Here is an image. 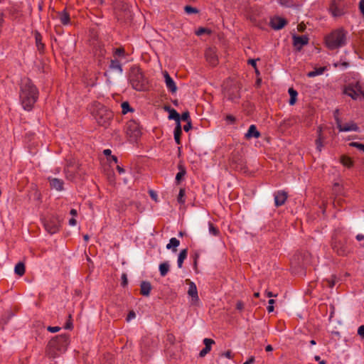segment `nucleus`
Masks as SVG:
<instances>
[{
	"mask_svg": "<svg viewBox=\"0 0 364 364\" xmlns=\"http://www.w3.org/2000/svg\"><path fill=\"white\" fill-rule=\"evenodd\" d=\"M188 294L191 297L192 301L193 303L198 301L199 298H198V295L197 287H196V285L193 282H189V288H188Z\"/></svg>",
	"mask_w": 364,
	"mask_h": 364,
	"instance_id": "6ab92c4d",
	"label": "nucleus"
},
{
	"mask_svg": "<svg viewBox=\"0 0 364 364\" xmlns=\"http://www.w3.org/2000/svg\"><path fill=\"white\" fill-rule=\"evenodd\" d=\"M257 60L250 59L248 60V64L251 65L253 68H256Z\"/></svg>",
	"mask_w": 364,
	"mask_h": 364,
	"instance_id": "052dcab7",
	"label": "nucleus"
},
{
	"mask_svg": "<svg viewBox=\"0 0 364 364\" xmlns=\"http://www.w3.org/2000/svg\"><path fill=\"white\" fill-rule=\"evenodd\" d=\"M254 361H255V357L252 356L243 364H252L254 363Z\"/></svg>",
	"mask_w": 364,
	"mask_h": 364,
	"instance_id": "0e129e2a",
	"label": "nucleus"
},
{
	"mask_svg": "<svg viewBox=\"0 0 364 364\" xmlns=\"http://www.w3.org/2000/svg\"><path fill=\"white\" fill-rule=\"evenodd\" d=\"M180 118H181V119H182L183 121H186V122L191 121V120H190V114H189V112H184L181 114V117Z\"/></svg>",
	"mask_w": 364,
	"mask_h": 364,
	"instance_id": "c03bdc74",
	"label": "nucleus"
},
{
	"mask_svg": "<svg viewBox=\"0 0 364 364\" xmlns=\"http://www.w3.org/2000/svg\"><path fill=\"white\" fill-rule=\"evenodd\" d=\"M124 53V50L123 48H117L115 50V54L117 55H122Z\"/></svg>",
	"mask_w": 364,
	"mask_h": 364,
	"instance_id": "bf43d9fd",
	"label": "nucleus"
},
{
	"mask_svg": "<svg viewBox=\"0 0 364 364\" xmlns=\"http://www.w3.org/2000/svg\"><path fill=\"white\" fill-rule=\"evenodd\" d=\"M210 350L208 349V348H204L202 350H200L199 355L200 357H204L206 354H208Z\"/></svg>",
	"mask_w": 364,
	"mask_h": 364,
	"instance_id": "864d4df0",
	"label": "nucleus"
},
{
	"mask_svg": "<svg viewBox=\"0 0 364 364\" xmlns=\"http://www.w3.org/2000/svg\"><path fill=\"white\" fill-rule=\"evenodd\" d=\"M359 8H360V10L361 13L364 16V0H361L360 1V3H359Z\"/></svg>",
	"mask_w": 364,
	"mask_h": 364,
	"instance_id": "4d7b16f0",
	"label": "nucleus"
},
{
	"mask_svg": "<svg viewBox=\"0 0 364 364\" xmlns=\"http://www.w3.org/2000/svg\"><path fill=\"white\" fill-rule=\"evenodd\" d=\"M330 11L333 16H341L343 14L334 1L331 4Z\"/></svg>",
	"mask_w": 364,
	"mask_h": 364,
	"instance_id": "a878e982",
	"label": "nucleus"
},
{
	"mask_svg": "<svg viewBox=\"0 0 364 364\" xmlns=\"http://www.w3.org/2000/svg\"><path fill=\"white\" fill-rule=\"evenodd\" d=\"M185 196V190L183 188H181L178 196V201L180 203H184L185 200L183 199Z\"/></svg>",
	"mask_w": 364,
	"mask_h": 364,
	"instance_id": "a19ab883",
	"label": "nucleus"
},
{
	"mask_svg": "<svg viewBox=\"0 0 364 364\" xmlns=\"http://www.w3.org/2000/svg\"><path fill=\"white\" fill-rule=\"evenodd\" d=\"M326 70V67H321L315 68L313 71L309 72L307 76L309 77H314L316 75H319L323 73Z\"/></svg>",
	"mask_w": 364,
	"mask_h": 364,
	"instance_id": "f704fd0d",
	"label": "nucleus"
},
{
	"mask_svg": "<svg viewBox=\"0 0 364 364\" xmlns=\"http://www.w3.org/2000/svg\"><path fill=\"white\" fill-rule=\"evenodd\" d=\"M46 230L50 234H54L59 230L60 220L55 218L46 220L44 223Z\"/></svg>",
	"mask_w": 364,
	"mask_h": 364,
	"instance_id": "9d476101",
	"label": "nucleus"
},
{
	"mask_svg": "<svg viewBox=\"0 0 364 364\" xmlns=\"http://www.w3.org/2000/svg\"><path fill=\"white\" fill-rule=\"evenodd\" d=\"M68 343L69 338L66 334L54 337L47 345L46 355L53 358L59 356L66 350Z\"/></svg>",
	"mask_w": 364,
	"mask_h": 364,
	"instance_id": "f03ea898",
	"label": "nucleus"
},
{
	"mask_svg": "<svg viewBox=\"0 0 364 364\" xmlns=\"http://www.w3.org/2000/svg\"><path fill=\"white\" fill-rule=\"evenodd\" d=\"M191 127H192L191 122L188 121L187 124L186 125H184L183 129L185 132H188L191 129Z\"/></svg>",
	"mask_w": 364,
	"mask_h": 364,
	"instance_id": "5fc2aeb1",
	"label": "nucleus"
},
{
	"mask_svg": "<svg viewBox=\"0 0 364 364\" xmlns=\"http://www.w3.org/2000/svg\"><path fill=\"white\" fill-rule=\"evenodd\" d=\"M14 272L16 274L21 277L25 273V265L23 262H18L16 266L14 269Z\"/></svg>",
	"mask_w": 364,
	"mask_h": 364,
	"instance_id": "2f4dec72",
	"label": "nucleus"
},
{
	"mask_svg": "<svg viewBox=\"0 0 364 364\" xmlns=\"http://www.w3.org/2000/svg\"><path fill=\"white\" fill-rule=\"evenodd\" d=\"M203 343L205 348H208V350H211V346L215 343V341L211 338H205L203 340Z\"/></svg>",
	"mask_w": 364,
	"mask_h": 364,
	"instance_id": "ea45409f",
	"label": "nucleus"
},
{
	"mask_svg": "<svg viewBox=\"0 0 364 364\" xmlns=\"http://www.w3.org/2000/svg\"><path fill=\"white\" fill-rule=\"evenodd\" d=\"M236 308H237V309H238V310H242V309H243V308H244V304H243V302H242V301H237V304H236Z\"/></svg>",
	"mask_w": 364,
	"mask_h": 364,
	"instance_id": "6e6d98bb",
	"label": "nucleus"
},
{
	"mask_svg": "<svg viewBox=\"0 0 364 364\" xmlns=\"http://www.w3.org/2000/svg\"><path fill=\"white\" fill-rule=\"evenodd\" d=\"M69 320L66 322L65 325V329H71L73 328V323L71 321V315L70 314L69 316Z\"/></svg>",
	"mask_w": 364,
	"mask_h": 364,
	"instance_id": "49530a36",
	"label": "nucleus"
},
{
	"mask_svg": "<svg viewBox=\"0 0 364 364\" xmlns=\"http://www.w3.org/2000/svg\"><path fill=\"white\" fill-rule=\"evenodd\" d=\"M210 33V31H209L208 29L205 28H200L197 31H196V35L198 36H201L203 35V33Z\"/></svg>",
	"mask_w": 364,
	"mask_h": 364,
	"instance_id": "37998d69",
	"label": "nucleus"
},
{
	"mask_svg": "<svg viewBox=\"0 0 364 364\" xmlns=\"http://www.w3.org/2000/svg\"><path fill=\"white\" fill-rule=\"evenodd\" d=\"M59 18H60V22L63 25H67L70 22L69 14L65 11H63L59 13Z\"/></svg>",
	"mask_w": 364,
	"mask_h": 364,
	"instance_id": "473e14b6",
	"label": "nucleus"
},
{
	"mask_svg": "<svg viewBox=\"0 0 364 364\" xmlns=\"http://www.w3.org/2000/svg\"><path fill=\"white\" fill-rule=\"evenodd\" d=\"M336 119L337 127L340 132H350V131L358 132L359 130V127H358V125L353 122H351L350 123H347L344 125H342L341 122L338 118H336Z\"/></svg>",
	"mask_w": 364,
	"mask_h": 364,
	"instance_id": "ddd939ff",
	"label": "nucleus"
},
{
	"mask_svg": "<svg viewBox=\"0 0 364 364\" xmlns=\"http://www.w3.org/2000/svg\"><path fill=\"white\" fill-rule=\"evenodd\" d=\"M182 134L181 123H178L174 129V139L177 144H181V136Z\"/></svg>",
	"mask_w": 364,
	"mask_h": 364,
	"instance_id": "393cba45",
	"label": "nucleus"
},
{
	"mask_svg": "<svg viewBox=\"0 0 364 364\" xmlns=\"http://www.w3.org/2000/svg\"><path fill=\"white\" fill-rule=\"evenodd\" d=\"M127 133L132 137L137 138L140 134L139 124L134 120H130L127 124Z\"/></svg>",
	"mask_w": 364,
	"mask_h": 364,
	"instance_id": "9b49d317",
	"label": "nucleus"
},
{
	"mask_svg": "<svg viewBox=\"0 0 364 364\" xmlns=\"http://www.w3.org/2000/svg\"><path fill=\"white\" fill-rule=\"evenodd\" d=\"M315 360L316 361H318L319 363V364H326V363L325 360H321V358L318 355L315 356Z\"/></svg>",
	"mask_w": 364,
	"mask_h": 364,
	"instance_id": "680f3d73",
	"label": "nucleus"
},
{
	"mask_svg": "<svg viewBox=\"0 0 364 364\" xmlns=\"http://www.w3.org/2000/svg\"><path fill=\"white\" fill-rule=\"evenodd\" d=\"M287 23V21L284 18L279 16L274 17L270 21V25L274 30L282 29Z\"/></svg>",
	"mask_w": 364,
	"mask_h": 364,
	"instance_id": "f3484780",
	"label": "nucleus"
},
{
	"mask_svg": "<svg viewBox=\"0 0 364 364\" xmlns=\"http://www.w3.org/2000/svg\"><path fill=\"white\" fill-rule=\"evenodd\" d=\"M341 163L348 167V168H350L353 166V160L351 159V158L347 156H342L341 157Z\"/></svg>",
	"mask_w": 364,
	"mask_h": 364,
	"instance_id": "72a5a7b5",
	"label": "nucleus"
},
{
	"mask_svg": "<svg viewBox=\"0 0 364 364\" xmlns=\"http://www.w3.org/2000/svg\"><path fill=\"white\" fill-rule=\"evenodd\" d=\"M346 244V241L345 240H341L337 237H334L332 239L331 247L333 251L338 255L344 256L348 252Z\"/></svg>",
	"mask_w": 364,
	"mask_h": 364,
	"instance_id": "6e6552de",
	"label": "nucleus"
},
{
	"mask_svg": "<svg viewBox=\"0 0 364 364\" xmlns=\"http://www.w3.org/2000/svg\"><path fill=\"white\" fill-rule=\"evenodd\" d=\"M322 129L321 127H318L317 133H318V139L316 140V149L321 152L323 147V137L321 136Z\"/></svg>",
	"mask_w": 364,
	"mask_h": 364,
	"instance_id": "bb28decb",
	"label": "nucleus"
},
{
	"mask_svg": "<svg viewBox=\"0 0 364 364\" xmlns=\"http://www.w3.org/2000/svg\"><path fill=\"white\" fill-rule=\"evenodd\" d=\"M287 198V193L284 191H279L274 193V203L277 207L284 204Z\"/></svg>",
	"mask_w": 364,
	"mask_h": 364,
	"instance_id": "a211bd4d",
	"label": "nucleus"
},
{
	"mask_svg": "<svg viewBox=\"0 0 364 364\" xmlns=\"http://www.w3.org/2000/svg\"><path fill=\"white\" fill-rule=\"evenodd\" d=\"M50 186L56 191H62L63 189L64 182L62 179L57 178H49Z\"/></svg>",
	"mask_w": 364,
	"mask_h": 364,
	"instance_id": "aec40b11",
	"label": "nucleus"
},
{
	"mask_svg": "<svg viewBox=\"0 0 364 364\" xmlns=\"http://www.w3.org/2000/svg\"><path fill=\"white\" fill-rule=\"evenodd\" d=\"M178 169H179V172L176 174V182L177 184L180 183L181 179L186 173V168L183 165L179 164Z\"/></svg>",
	"mask_w": 364,
	"mask_h": 364,
	"instance_id": "c85d7f7f",
	"label": "nucleus"
},
{
	"mask_svg": "<svg viewBox=\"0 0 364 364\" xmlns=\"http://www.w3.org/2000/svg\"><path fill=\"white\" fill-rule=\"evenodd\" d=\"M140 287V291L143 296H148L150 294V291L151 290V285L150 282L144 281L141 283Z\"/></svg>",
	"mask_w": 364,
	"mask_h": 364,
	"instance_id": "4be33fe9",
	"label": "nucleus"
},
{
	"mask_svg": "<svg viewBox=\"0 0 364 364\" xmlns=\"http://www.w3.org/2000/svg\"><path fill=\"white\" fill-rule=\"evenodd\" d=\"M149 194H150V196L151 197V198L156 200L157 195L154 191H150Z\"/></svg>",
	"mask_w": 364,
	"mask_h": 364,
	"instance_id": "e2e57ef3",
	"label": "nucleus"
},
{
	"mask_svg": "<svg viewBox=\"0 0 364 364\" xmlns=\"http://www.w3.org/2000/svg\"><path fill=\"white\" fill-rule=\"evenodd\" d=\"M208 226H209V232L211 235L216 236L219 234V230L216 227H215L213 223H209Z\"/></svg>",
	"mask_w": 364,
	"mask_h": 364,
	"instance_id": "4c0bfd02",
	"label": "nucleus"
},
{
	"mask_svg": "<svg viewBox=\"0 0 364 364\" xmlns=\"http://www.w3.org/2000/svg\"><path fill=\"white\" fill-rule=\"evenodd\" d=\"M35 39L38 50L39 51H43L44 49V44L42 43V36L38 31H36L35 33Z\"/></svg>",
	"mask_w": 364,
	"mask_h": 364,
	"instance_id": "c756f323",
	"label": "nucleus"
},
{
	"mask_svg": "<svg viewBox=\"0 0 364 364\" xmlns=\"http://www.w3.org/2000/svg\"><path fill=\"white\" fill-rule=\"evenodd\" d=\"M128 281H127V277L126 274H122V285L123 287H125L127 285Z\"/></svg>",
	"mask_w": 364,
	"mask_h": 364,
	"instance_id": "8fccbe9b",
	"label": "nucleus"
},
{
	"mask_svg": "<svg viewBox=\"0 0 364 364\" xmlns=\"http://www.w3.org/2000/svg\"><path fill=\"white\" fill-rule=\"evenodd\" d=\"M288 92L290 95L289 105H294L296 101V97H297L298 93L293 88H289Z\"/></svg>",
	"mask_w": 364,
	"mask_h": 364,
	"instance_id": "c9c22d12",
	"label": "nucleus"
},
{
	"mask_svg": "<svg viewBox=\"0 0 364 364\" xmlns=\"http://www.w3.org/2000/svg\"><path fill=\"white\" fill-rule=\"evenodd\" d=\"M205 58L207 61L213 66H215L218 63V57L216 55L215 50L212 48H209L205 51Z\"/></svg>",
	"mask_w": 364,
	"mask_h": 364,
	"instance_id": "dca6fc26",
	"label": "nucleus"
},
{
	"mask_svg": "<svg viewBox=\"0 0 364 364\" xmlns=\"http://www.w3.org/2000/svg\"><path fill=\"white\" fill-rule=\"evenodd\" d=\"M60 329V328L58 326H48L47 328V330L51 333H56V332L59 331Z\"/></svg>",
	"mask_w": 364,
	"mask_h": 364,
	"instance_id": "09e8293b",
	"label": "nucleus"
},
{
	"mask_svg": "<svg viewBox=\"0 0 364 364\" xmlns=\"http://www.w3.org/2000/svg\"><path fill=\"white\" fill-rule=\"evenodd\" d=\"M129 82L132 87L136 90L141 91L146 87V80L141 69L137 67L132 68L129 73Z\"/></svg>",
	"mask_w": 364,
	"mask_h": 364,
	"instance_id": "39448f33",
	"label": "nucleus"
},
{
	"mask_svg": "<svg viewBox=\"0 0 364 364\" xmlns=\"http://www.w3.org/2000/svg\"><path fill=\"white\" fill-rule=\"evenodd\" d=\"M358 334L362 338H364V325L359 326L358 329Z\"/></svg>",
	"mask_w": 364,
	"mask_h": 364,
	"instance_id": "603ef678",
	"label": "nucleus"
},
{
	"mask_svg": "<svg viewBox=\"0 0 364 364\" xmlns=\"http://www.w3.org/2000/svg\"><path fill=\"white\" fill-rule=\"evenodd\" d=\"M293 41L294 46L296 50H300L304 46L308 44L309 38L306 36H294Z\"/></svg>",
	"mask_w": 364,
	"mask_h": 364,
	"instance_id": "4468645a",
	"label": "nucleus"
},
{
	"mask_svg": "<svg viewBox=\"0 0 364 364\" xmlns=\"http://www.w3.org/2000/svg\"><path fill=\"white\" fill-rule=\"evenodd\" d=\"M223 355H225L228 358H232V353L230 350H228L225 353H223Z\"/></svg>",
	"mask_w": 364,
	"mask_h": 364,
	"instance_id": "69168bd1",
	"label": "nucleus"
},
{
	"mask_svg": "<svg viewBox=\"0 0 364 364\" xmlns=\"http://www.w3.org/2000/svg\"><path fill=\"white\" fill-rule=\"evenodd\" d=\"M124 13V15L123 16H122V14H119V18H124L126 19L130 18L131 14L129 10L125 9Z\"/></svg>",
	"mask_w": 364,
	"mask_h": 364,
	"instance_id": "de8ad7c7",
	"label": "nucleus"
},
{
	"mask_svg": "<svg viewBox=\"0 0 364 364\" xmlns=\"http://www.w3.org/2000/svg\"><path fill=\"white\" fill-rule=\"evenodd\" d=\"M187 255H188V250L187 249L182 250L180 252V253L178 255V261H177L178 267L179 268L182 267L183 262L186 259Z\"/></svg>",
	"mask_w": 364,
	"mask_h": 364,
	"instance_id": "cd10ccee",
	"label": "nucleus"
},
{
	"mask_svg": "<svg viewBox=\"0 0 364 364\" xmlns=\"http://www.w3.org/2000/svg\"><path fill=\"white\" fill-rule=\"evenodd\" d=\"M310 263V255L309 253H298L293 256L291 259L292 267H303Z\"/></svg>",
	"mask_w": 364,
	"mask_h": 364,
	"instance_id": "0eeeda50",
	"label": "nucleus"
},
{
	"mask_svg": "<svg viewBox=\"0 0 364 364\" xmlns=\"http://www.w3.org/2000/svg\"><path fill=\"white\" fill-rule=\"evenodd\" d=\"M163 75L165 80V83L167 89L171 92L175 93L177 91V86L173 81V80L171 78V77L169 75L167 71H164Z\"/></svg>",
	"mask_w": 364,
	"mask_h": 364,
	"instance_id": "2eb2a0df",
	"label": "nucleus"
},
{
	"mask_svg": "<svg viewBox=\"0 0 364 364\" xmlns=\"http://www.w3.org/2000/svg\"><path fill=\"white\" fill-rule=\"evenodd\" d=\"M350 146L355 147L361 151V149L363 147L364 144L358 143V142H351L350 144Z\"/></svg>",
	"mask_w": 364,
	"mask_h": 364,
	"instance_id": "a18cd8bd",
	"label": "nucleus"
},
{
	"mask_svg": "<svg viewBox=\"0 0 364 364\" xmlns=\"http://www.w3.org/2000/svg\"><path fill=\"white\" fill-rule=\"evenodd\" d=\"M19 97L21 105L25 110H31L38 98V90L28 78L21 80Z\"/></svg>",
	"mask_w": 364,
	"mask_h": 364,
	"instance_id": "f257e3e1",
	"label": "nucleus"
},
{
	"mask_svg": "<svg viewBox=\"0 0 364 364\" xmlns=\"http://www.w3.org/2000/svg\"><path fill=\"white\" fill-rule=\"evenodd\" d=\"M93 114L99 125L107 127L113 117V113L103 105L97 104Z\"/></svg>",
	"mask_w": 364,
	"mask_h": 364,
	"instance_id": "20e7f679",
	"label": "nucleus"
},
{
	"mask_svg": "<svg viewBox=\"0 0 364 364\" xmlns=\"http://www.w3.org/2000/svg\"><path fill=\"white\" fill-rule=\"evenodd\" d=\"M80 166L77 164L75 161H70L65 169V173L67 178L73 179L75 173L80 175Z\"/></svg>",
	"mask_w": 364,
	"mask_h": 364,
	"instance_id": "1a4fd4ad",
	"label": "nucleus"
},
{
	"mask_svg": "<svg viewBox=\"0 0 364 364\" xmlns=\"http://www.w3.org/2000/svg\"><path fill=\"white\" fill-rule=\"evenodd\" d=\"M322 285L323 286H327V287H328L330 288H332L335 285V282H334L333 279H326L323 280Z\"/></svg>",
	"mask_w": 364,
	"mask_h": 364,
	"instance_id": "58836bf2",
	"label": "nucleus"
},
{
	"mask_svg": "<svg viewBox=\"0 0 364 364\" xmlns=\"http://www.w3.org/2000/svg\"><path fill=\"white\" fill-rule=\"evenodd\" d=\"M169 271V264L168 262H163L159 264V272L160 274L162 277H164L167 274Z\"/></svg>",
	"mask_w": 364,
	"mask_h": 364,
	"instance_id": "7c9ffc66",
	"label": "nucleus"
},
{
	"mask_svg": "<svg viewBox=\"0 0 364 364\" xmlns=\"http://www.w3.org/2000/svg\"><path fill=\"white\" fill-rule=\"evenodd\" d=\"M226 120L230 123L232 124L235 122V118L232 115H228L226 117Z\"/></svg>",
	"mask_w": 364,
	"mask_h": 364,
	"instance_id": "13d9d810",
	"label": "nucleus"
},
{
	"mask_svg": "<svg viewBox=\"0 0 364 364\" xmlns=\"http://www.w3.org/2000/svg\"><path fill=\"white\" fill-rule=\"evenodd\" d=\"M109 70L105 73V75L107 77V81L110 82V73L111 72H117L121 75L122 73V65L117 60H112L109 67Z\"/></svg>",
	"mask_w": 364,
	"mask_h": 364,
	"instance_id": "f8f14e48",
	"label": "nucleus"
},
{
	"mask_svg": "<svg viewBox=\"0 0 364 364\" xmlns=\"http://www.w3.org/2000/svg\"><path fill=\"white\" fill-rule=\"evenodd\" d=\"M165 109H166L169 112V116H168L169 119H174L176 122V125L178 124V123H181L180 122V120H181L180 115L174 109H171L169 107H166Z\"/></svg>",
	"mask_w": 364,
	"mask_h": 364,
	"instance_id": "5701e85b",
	"label": "nucleus"
},
{
	"mask_svg": "<svg viewBox=\"0 0 364 364\" xmlns=\"http://www.w3.org/2000/svg\"><path fill=\"white\" fill-rule=\"evenodd\" d=\"M76 223H77V221H76V220L75 218H71V219L69 220V225H70L73 226V225H75Z\"/></svg>",
	"mask_w": 364,
	"mask_h": 364,
	"instance_id": "338daca9",
	"label": "nucleus"
},
{
	"mask_svg": "<svg viewBox=\"0 0 364 364\" xmlns=\"http://www.w3.org/2000/svg\"><path fill=\"white\" fill-rule=\"evenodd\" d=\"M343 93L355 100L364 98V92L358 83L348 85L345 87Z\"/></svg>",
	"mask_w": 364,
	"mask_h": 364,
	"instance_id": "423d86ee",
	"label": "nucleus"
},
{
	"mask_svg": "<svg viewBox=\"0 0 364 364\" xmlns=\"http://www.w3.org/2000/svg\"><path fill=\"white\" fill-rule=\"evenodd\" d=\"M136 317V314L134 311H130L127 315V321H129L131 319L134 318Z\"/></svg>",
	"mask_w": 364,
	"mask_h": 364,
	"instance_id": "3c124183",
	"label": "nucleus"
},
{
	"mask_svg": "<svg viewBox=\"0 0 364 364\" xmlns=\"http://www.w3.org/2000/svg\"><path fill=\"white\" fill-rule=\"evenodd\" d=\"M180 245V241L176 237H172L169 240V242L166 245V248L168 250H172L173 252L177 251L176 247Z\"/></svg>",
	"mask_w": 364,
	"mask_h": 364,
	"instance_id": "b1692460",
	"label": "nucleus"
},
{
	"mask_svg": "<svg viewBox=\"0 0 364 364\" xmlns=\"http://www.w3.org/2000/svg\"><path fill=\"white\" fill-rule=\"evenodd\" d=\"M260 132L257 131L255 125L252 124L249 127L247 132L245 134V138L250 139L251 138H259L260 136Z\"/></svg>",
	"mask_w": 364,
	"mask_h": 364,
	"instance_id": "412c9836",
	"label": "nucleus"
},
{
	"mask_svg": "<svg viewBox=\"0 0 364 364\" xmlns=\"http://www.w3.org/2000/svg\"><path fill=\"white\" fill-rule=\"evenodd\" d=\"M184 10L187 14H197L198 12L197 9L192 7L191 6H186L184 8Z\"/></svg>",
	"mask_w": 364,
	"mask_h": 364,
	"instance_id": "79ce46f5",
	"label": "nucleus"
},
{
	"mask_svg": "<svg viewBox=\"0 0 364 364\" xmlns=\"http://www.w3.org/2000/svg\"><path fill=\"white\" fill-rule=\"evenodd\" d=\"M356 239H357V240H358V241L363 240L364 239V235H362V234H358V235H357V236H356Z\"/></svg>",
	"mask_w": 364,
	"mask_h": 364,
	"instance_id": "774afa93",
	"label": "nucleus"
},
{
	"mask_svg": "<svg viewBox=\"0 0 364 364\" xmlns=\"http://www.w3.org/2000/svg\"><path fill=\"white\" fill-rule=\"evenodd\" d=\"M346 43V33L343 29L334 31L326 37V45L331 50L342 47Z\"/></svg>",
	"mask_w": 364,
	"mask_h": 364,
	"instance_id": "7ed1b4c3",
	"label": "nucleus"
},
{
	"mask_svg": "<svg viewBox=\"0 0 364 364\" xmlns=\"http://www.w3.org/2000/svg\"><path fill=\"white\" fill-rule=\"evenodd\" d=\"M121 107L122 109V112L124 114H127L129 111H133L128 102H122Z\"/></svg>",
	"mask_w": 364,
	"mask_h": 364,
	"instance_id": "e433bc0d",
	"label": "nucleus"
}]
</instances>
